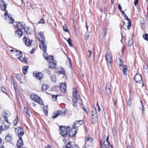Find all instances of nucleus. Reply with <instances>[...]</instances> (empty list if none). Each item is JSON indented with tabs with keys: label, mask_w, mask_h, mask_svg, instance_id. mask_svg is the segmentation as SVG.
<instances>
[{
	"label": "nucleus",
	"mask_w": 148,
	"mask_h": 148,
	"mask_svg": "<svg viewBox=\"0 0 148 148\" xmlns=\"http://www.w3.org/2000/svg\"><path fill=\"white\" fill-rule=\"evenodd\" d=\"M4 128H3L2 126H0V134L1 133L2 131L4 130Z\"/></svg>",
	"instance_id": "nucleus-55"
},
{
	"label": "nucleus",
	"mask_w": 148,
	"mask_h": 148,
	"mask_svg": "<svg viewBox=\"0 0 148 148\" xmlns=\"http://www.w3.org/2000/svg\"><path fill=\"white\" fill-rule=\"evenodd\" d=\"M63 29L64 31L69 33V31L66 24L64 25L63 26Z\"/></svg>",
	"instance_id": "nucleus-39"
},
{
	"label": "nucleus",
	"mask_w": 148,
	"mask_h": 148,
	"mask_svg": "<svg viewBox=\"0 0 148 148\" xmlns=\"http://www.w3.org/2000/svg\"><path fill=\"white\" fill-rule=\"evenodd\" d=\"M118 8L119 10L122 13V12L123 11L122 10V7L120 4H119L118 5Z\"/></svg>",
	"instance_id": "nucleus-49"
},
{
	"label": "nucleus",
	"mask_w": 148,
	"mask_h": 148,
	"mask_svg": "<svg viewBox=\"0 0 148 148\" xmlns=\"http://www.w3.org/2000/svg\"><path fill=\"white\" fill-rule=\"evenodd\" d=\"M105 58L108 65L111 66L112 65V56L111 53L109 52H107L105 55Z\"/></svg>",
	"instance_id": "nucleus-9"
},
{
	"label": "nucleus",
	"mask_w": 148,
	"mask_h": 148,
	"mask_svg": "<svg viewBox=\"0 0 148 148\" xmlns=\"http://www.w3.org/2000/svg\"><path fill=\"white\" fill-rule=\"evenodd\" d=\"M25 24L23 22H18L17 24V27L18 29L23 30L25 27Z\"/></svg>",
	"instance_id": "nucleus-23"
},
{
	"label": "nucleus",
	"mask_w": 148,
	"mask_h": 148,
	"mask_svg": "<svg viewBox=\"0 0 148 148\" xmlns=\"http://www.w3.org/2000/svg\"><path fill=\"white\" fill-rule=\"evenodd\" d=\"M33 76L39 80H41L44 77L43 74L40 72H37L35 73H33Z\"/></svg>",
	"instance_id": "nucleus-15"
},
{
	"label": "nucleus",
	"mask_w": 148,
	"mask_h": 148,
	"mask_svg": "<svg viewBox=\"0 0 148 148\" xmlns=\"http://www.w3.org/2000/svg\"><path fill=\"white\" fill-rule=\"evenodd\" d=\"M112 100L113 103H114V106H116L117 105V104L116 103V102L117 101V99H116L113 98L112 99Z\"/></svg>",
	"instance_id": "nucleus-51"
},
{
	"label": "nucleus",
	"mask_w": 148,
	"mask_h": 148,
	"mask_svg": "<svg viewBox=\"0 0 148 148\" xmlns=\"http://www.w3.org/2000/svg\"><path fill=\"white\" fill-rule=\"evenodd\" d=\"M88 52H89V56H88V57L89 58H90L91 57V55L92 53V51H91V50H88Z\"/></svg>",
	"instance_id": "nucleus-62"
},
{
	"label": "nucleus",
	"mask_w": 148,
	"mask_h": 148,
	"mask_svg": "<svg viewBox=\"0 0 148 148\" xmlns=\"http://www.w3.org/2000/svg\"><path fill=\"white\" fill-rule=\"evenodd\" d=\"M3 117L4 120V121L5 122H9L8 119V117L5 116H3Z\"/></svg>",
	"instance_id": "nucleus-48"
},
{
	"label": "nucleus",
	"mask_w": 148,
	"mask_h": 148,
	"mask_svg": "<svg viewBox=\"0 0 148 148\" xmlns=\"http://www.w3.org/2000/svg\"><path fill=\"white\" fill-rule=\"evenodd\" d=\"M58 96L57 95H53L52 96V98L53 99H54L55 100H56L57 99V97Z\"/></svg>",
	"instance_id": "nucleus-53"
},
{
	"label": "nucleus",
	"mask_w": 148,
	"mask_h": 148,
	"mask_svg": "<svg viewBox=\"0 0 148 148\" xmlns=\"http://www.w3.org/2000/svg\"><path fill=\"white\" fill-rule=\"evenodd\" d=\"M110 86L109 85H107L106 87V90L107 92L106 94H108L111 92Z\"/></svg>",
	"instance_id": "nucleus-33"
},
{
	"label": "nucleus",
	"mask_w": 148,
	"mask_h": 148,
	"mask_svg": "<svg viewBox=\"0 0 148 148\" xmlns=\"http://www.w3.org/2000/svg\"><path fill=\"white\" fill-rule=\"evenodd\" d=\"M99 93L100 95H102L103 92V90L102 89H101L100 88H99Z\"/></svg>",
	"instance_id": "nucleus-56"
},
{
	"label": "nucleus",
	"mask_w": 148,
	"mask_h": 148,
	"mask_svg": "<svg viewBox=\"0 0 148 148\" xmlns=\"http://www.w3.org/2000/svg\"><path fill=\"white\" fill-rule=\"evenodd\" d=\"M10 80L11 82H14V77L13 76L10 77Z\"/></svg>",
	"instance_id": "nucleus-58"
},
{
	"label": "nucleus",
	"mask_w": 148,
	"mask_h": 148,
	"mask_svg": "<svg viewBox=\"0 0 148 148\" xmlns=\"http://www.w3.org/2000/svg\"><path fill=\"white\" fill-rule=\"evenodd\" d=\"M43 111L45 115L47 116L48 114V107L47 106L43 107Z\"/></svg>",
	"instance_id": "nucleus-34"
},
{
	"label": "nucleus",
	"mask_w": 148,
	"mask_h": 148,
	"mask_svg": "<svg viewBox=\"0 0 148 148\" xmlns=\"http://www.w3.org/2000/svg\"><path fill=\"white\" fill-rule=\"evenodd\" d=\"M3 116H6L7 117H8V114L7 113V112L5 111H4Z\"/></svg>",
	"instance_id": "nucleus-60"
},
{
	"label": "nucleus",
	"mask_w": 148,
	"mask_h": 148,
	"mask_svg": "<svg viewBox=\"0 0 148 148\" xmlns=\"http://www.w3.org/2000/svg\"><path fill=\"white\" fill-rule=\"evenodd\" d=\"M127 66L125 65H123L122 66V70L123 73V75L124 76L127 75Z\"/></svg>",
	"instance_id": "nucleus-28"
},
{
	"label": "nucleus",
	"mask_w": 148,
	"mask_h": 148,
	"mask_svg": "<svg viewBox=\"0 0 148 148\" xmlns=\"http://www.w3.org/2000/svg\"><path fill=\"white\" fill-rule=\"evenodd\" d=\"M68 148H71L72 147V145L71 144V142L69 141L67 144L66 146Z\"/></svg>",
	"instance_id": "nucleus-37"
},
{
	"label": "nucleus",
	"mask_w": 148,
	"mask_h": 148,
	"mask_svg": "<svg viewBox=\"0 0 148 148\" xmlns=\"http://www.w3.org/2000/svg\"><path fill=\"white\" fill-rule=\"evenodd\" d=\"M70 127L69 126L64 127L61 126L59 128L60 134L63 136L65 137L68 136V139L69 138V135H68Z\"/></svg>",
	"instance_id": "nucleus-3"
},
{
	"label": "nucleus",
	"mask_w": 148,
	"mask_h": 148,
	"mask_svg": "<svg viewBox=\"0 0 148 148\" xmlns=\"http://www.w3.org/2000/svg\"><path fill=\"white\" fill-rule=\"evenodd\" d=\"M70 130L69 131V136L72 137L74 136L77 133L78 129L74 128L72 127L70 129Z\"/></svg>",
	"instance_id": "nucleus-16"
},
{
	"label": "nucleus",
	"mask_w": 148,
	"mask_h": 148,
	"mask_svg": "<svg viewBox=\"0 0 148 148\" xmlns=\"http://www.w3.org/2000/svg\"><path fill=\"white\" fill-rule=\"evenodd\" d=\"M83 123V121L82 120H79L75 121L73 123L72 126L74 128L78 129V128Z\"/></svg>",
	"instance_id": "nucleus-12"
},
{
	"label": "nucleus",
	"mask_w": 148,
	"mask_h": 148,
	"mask_svg": "<svg viewBox=\"0 0 148 148\" xmlns=\"http://www.w3.org/2000/svg\"><path fill=\"white\" fill-rule=\"evenodd\" d=\"M119 65L120 66H123V61L121 59H119Z\"/></svg>",
	"instance_id": "nucleus-47"
},
{
	"label": "nucleus",
	"mask_w": 148,
	"mask_h": 148,
	"mask_svg": "<svg viewBox=\"0 0 148 148\" xmlns=\"http://www.w3.org/2000/svg\"><path fill=\"white\" fill-rule=\"evenodd\" d=\"M51 78L53 82H55L56 80V78L55 76L52 75L51 76Z\"/></svg>",
	"instance_id": "nucleus-43"
},
{
	"label": "nucleus",
	"mask_w": 148,
	"mask_h": 148,
	"mask_svg": "<svg viewBox=\"0 0 148 148\" xmlns=\"http://www.w3.org/2000/svg\"><path fill=\"white\" fill-rule=\"evenodd\" d=\"M133 41L132 39H129L128 42V45L129 47L131 46L133 44Z\"/></svg>",
	"instance_id": "nucleus-41"
},
{
	"label": "nucleus",
	"mask_w": 148,
	"mask_h": 148,
	"mask_svg": "<svg viewBox=\"0 0 148 148\" xmlns=\"http://www.w3.org/2000/svg\"><path fill=\"white\" fill-rule=\"evenodd\" d=\"M15 132L18 137H22L24 134V129L21 126L15 128Z\"/></svg>",
	"instance_id": "nucleus-6"
},
{
	"label": "nucleus",
	"mask_w": 148,
	"mask_h": 148,
	"mask_svg": "<svg viewBox=\"0 0 148 148\" xmlns=\"http://www.w3.org/2000/svg\"><path fill=\"white\" fill-rule=\"evenodd\" d=\"M15 77L19 81H20L21 80L22 75L20 74H17Z\"/></svg>",
	"instance_id": "nucleus-38"
},
{
	"label": "nucleus",
	"mask_w": 148,
	"mask_h": 148,
	"mask_svg": "<svg viewBox=\"0 0 148 148\" xmlns=\"http://www.w3.org/2000/svg\"><path fill=\"white\" fill-rule=\"evenodd\" d=\"M82 108L85 111V112H86L88 114V112L87 111L86 109L84 107H83V106H82Z\"/></svg>",
	"instance_id": "nucleus-61"
},
{
	"label": "nucleus",
	"mask_w": 148,
	"mask_h": 148,
	"mask_svg": "<svg viewBox=\"0 0 148 148\" xmlns=\"http://www.w3.org/2000/svg\"><path fill=\"white\" fill-rule=\"evenodd\" d=\"M19 137V138L17 140L16 146L18 148H21L24 145V144L22 137Z\"/></svg>",
	"instance_id": "nucleus-19"
},
{
	"label": "nucleus",
	"mask_w": 148,
	"mask_h": 148,
	"mask_svg": "<svg viewBox=\"0 0 148 148\" xmlns=\"http://www.w3.org/2000/svg\"><path fill=\"white\" fill-rule=\"evenodd\" d=\"M78 93V91L77 90L76 88H74L72 91V101L74 104L77 102V95Z\"/></svg>",
	"instance_id": "nucleus-8"
},
{
	"label": "nucleus",
	"mask_w": 148,
	"mask_h": 148,
	"mask_svg": "<svg viewBox=\"0 0 148 148\" xmlns=\"http://www.w3.org/2000/svg\"><path fill=\"white\" fill-rule=\"evenodd\" d=\"M44 148H52V146L48 145Z\"/></svg>",
	"instance_id": "nucleus-64"
},
{
	"label": "nucleus",
	"mask_w": 148,
	"mask_h": 148,
	"mask_svg": "<svg viewBox=\"0 0 148 148\" xmlns=\"http://www.w3.org/2000/svg\"><path fill=\"white\" fill-rule=\"evenodd\" d=\"M71 148H79L77 146L75 145H72V147Z\"/></svg>",
	"instance_id": "nucleus-59"
},
{
	"label": "nucleus",
	"mask_w": 148,
	"mask_h": 148,
	"mask_svg": "<svg viewBox=\"0 0 148 148\" xmlns=\"http://www.w3.org/2000/svg\"><path fill=\"white\" fill-rule=\"evenodd\" d=\"M66 114V112L61 110H59L54 112L52 116V118H56L58 116H65Z\"/></svg>",
	"instance_id": "nucleus-10"
},
{
	"label": "nucleus",
	"mask_w": 148,
	"mask_h": 148,
	"mask_svg": "<svg viewBox=\"0 0 148 148\" xmlns=\"http://www.w3.org/2000/svg\"><path fill=\"white\" fill-rule=\"evenodd\" d=\"M85 138L87 141L89 142L90 143H92L94 140V138H93L90 137L89 135L86 136Z\"/></svg>",
	"instance_id": "nucleus-32"
},
{
	"label": "nucleus",
	"mask_w": 148,
	"mask_h": 148,
	"mask_svg": "<svg viewBox=\"0 0 148 148\" xmlns=\"http://www.w3.org/2000/svg\"><path fill=\"white\" fill-rule=\"evenodd\" d=\"M145 24V22L144 19L140 21V25L141 27H142Z\"/></svg>",
	"instance_id": "nucleus-44"
},
{
	"label": "nucleus",
	"mask_w": 148,
	"mask_h": 148,
	"mask_svg": "<svg viewBox=\"0 0 148 148\" xmlns=\"http://www.w3.org/2000/svg\"><path fill=\"white\" fill-rule=\"evenodd\" d=\"M55 72L58 74L62 75L63 77H66L65 69L64 68L59 67L56 69Z\"/></svg>",
	"instance_id": "nucleus-11"
},
{
	"label": "nucleus",
	"mask_w": 148,
	"mask_h": 148,
	"mask_svg": "<svg viewBox=\"0 0 148 148\" xmlns=\"http://www.w3.org/2000/svg\"><path fill=\"white\" fill-rule=\"evenodd\" d=\"M45 21L43 18H41L40 21L38 22V24H44L45 23Z\"/></svg>",
	"instance_id": "nucleus-45"
},
{
	"label": "nucleus",
	"mask_w": 148,
	"mask_h": 148,
	"mask_svg": "<svg viewBox=\"0 0 148 148\" xmlns=\"http://www.w3.org/2000/svg\"><path fill=\"white\" fill-rule=\"evenodd\" d=\"M29 66H25L22 67V72L24 75H25L28 69Z\"/></svg>",
	"instance_id": "nucleus-29"
},
{
	"label": "nucleus",
	"mask_w": 148,
	"mask_h": 148,
	"mask_svg": "<svg viewBox=\"0 0 148 148\" xmlns=\"http://www.w3.org/2000/svg\"><path fill=\"white\" fill-rule=\"evenodd\" d=\"M47 51H43V56L44 58L47 60H49V68L51 69H54L56 68L57 64L56 61L53 56L52 55L49 56Z\"/></svg>",
	"instance_id": "nucleus-1"
},
{
	"label": "nucleus",
	"mask_w": 148,
	"mask_h": 148,
	"mask_svg": "<svg viewBox=\"0 0 148 148\" xmlns=\"http://www.w3.org/2000/svg\"><path fill=\"white\" fill-rule=\"evenodd\" d=\"M37 38L40 42L45 41V38L43 32H40L37 34Z\"/></svg>",
	"instance_id": "nucleus-17"
},
{
	"label": "nucleus",
	"mask_w": 148,
	"mask_h": 148,
	"mask_svg": "<svg viewBox=\"0 0 148 148\" xmlns=\"http://www.w3.org/2000/svg\"><path fill=\"white\" fill-rule=\"evenodd\" d=\"M134 81L136 83L141 84L142 83V77L140 74H136L134 77Z\"/></svg>",
	"instance_id": "nucleus-13"
},
{
	"label": "nucleus",
	"mask_w": 148,
	"mask_h": 148,
	"mask_svg": "<svg viewBox=\"0 0 148 148\" xmlns=\"http://www.w3.org/2000/svg\"><path fill=\"white\" fill-rule=\"evenodd\" d=\"M19 60L22 62L26 63L27 62L28 59L26 58H20Z\"/></svg>",
	"instance_id": "nucleus-35"
},
{
	"label": "nucleus",
	"mask_w": 148,
	"mask_h": 148,
	"mask_svg": "<svg viewBox=\"0 0 148 148\" xmlns=\"http://www.w3.org/2000/svg\"><path fill=\"white\" fill-rule=\"evenodd\" d=\"M49 88V85L45 84H43L42 85L40 90L42 92H44L47 91Z\"/></svg>",
	"instance_id": "nucleus-24"
},
{
	"label": "nucleus",
	"mask_w": 148,
	"mask_h": 148,
	"mask_svg": "<svg viewBox=\"0 0 148 148\" xmlns=\"http://www.w3.org/2000/svg\"><path fill=\"white\" fill-rule=\"evenodd\" d=\"M109 140V135H108L106 140L104 137L103 139L99 140V142L100 148H110L109 145L111 146V148H112V146L110 144Z\"/></svg>",
	"instance_id": "nucleus-2"
},
{
	"label": "nucleus",
	"mask_w": 148,
	"mask_h": 148,
	"mask_svg": "<svg viewBox=\"0 0 148 148\" xmlns=\"http://www.w3.org/2000/svg\"><path fill=\"white\" fill-rule=\"evenodd\" d=\"M35 50V48H33L30 51V53L31 54H33L34 53Z\"/></svg>",
	"instance_id": "nucleus-57"
},
{
	"label": "nucleus",
	"mask_w": 148,
	"mask_h": 148,
	"mask_svg": "<svg viewBox=\"0 0 148 148\" xmlns=\"http://www.w3.org/2000/svg\"><path fill=\"white\" fill-rule=\"evenodd\" d=\"M143 37L144 40L148 41V34L145 33L143 34Z\"/></svg>",
	"instance_id": "nucleus-36"
},
{
	"label": "nucleus",
	"mask_w": 148,
	"mask_h": 148,
	"mask_svg": "<svg viewBox=\"0 0 148 148\" xmlns=\"http://www.w3.org/2000/svg\"><path fill=\"white\" fill-rule=\"evenodd\" d=\"M132 103V99L131 98H129L127 103V106H131Z\"/></svg>",
	"instance_id": "nucleus-46"
},
{
	"label": "nucleus",
	"mask_w": 148,
	"mask_h": 148,
	"mask_svg": "<svg viewBox=\"0 0 148 148\" xmlns=\"http://www.w3.org/2000/svg\"><path fill=\"white\" fill-rule=\"evenodd\" d=\"M134 3L135 6L137 5L138 3V0H135Z\"/></svg>",
	"instance_id": "nucleus-54"
},
{
	"label": "nucleus",
	"mask_w": 148,
	"mask_h": 148,
	"mask_svg": "<svg viewBox=\"0 0 148 148\" xmlns=\"http://www.w3.org/2000/svg\"><path fill=\"white\" fill-rule=\"evenodd\" d=\"M10 18V23H13L14 22V20L12 18V17H10V16L9 18Z\"/></svg>",
	"instance_id": "nucleus-52"
},
{
	"label": "nucleus",
	"mask_w": 148,
	"mask_h": 148,
	"mask_svg": "<svg viewBox=\"0 0 148 148\" xmlns=\"http://www.w3.org/2000/svg\"><path fill=\"white\" fill-rule=\"evenodd\" d=\"M30 109L29 108L27 107H24V111L26 113V114L29 116V117L30 116V114L29 112Z\"/></svg>",
	"instance_id": "nucleus-30"
},
{
	"label": "nucleus",
	"mask_w": 148,
	"mask_h": 148,
	"mask_svg": "<svg viewBox=\"0 0 148 148\" xmlns=\"http://www.w3.org/2000/svg\"><path fill=\"white\" fill-rule=\"evenodd\" d=\"M39 47L43 51H47V46L45 41L40 42L39 43Z\"/></svg>",
	"instance_id": "nucleus-14"
},
{
	"label": "nucleus",
	"mask_w": 148,
	"mask_h": 148,
	"mask_svg": "<svg viewBox=\"0 0 148 148\" xmlns=\"http://www.w3.org/2000/svg\"><path fill=\"white\" fill-rule=\"evenodd\" d=\"M59 86L61 91L63 92H65L66 91V83H61L60 84Z\"/></svg>",
	"instance_id": "nucleus-22"
},
{
	"label": "nucleus",
	"mask_w": 148,
	"mask_h": 148,
	"mask_svg": "<svg viewBox=\"0 0 148 148\" xmlns=\"http://www.w3.org/2000/svg\"><path fill=\"white\" fill-rule=\"evenodd\" d=\"M3 123L4 127V130H5L9 129L10 126L11 125V123L9 122H3Z\"/></svg>",
	"instance_id": "nucleus-25"
},
{
	"label": "nucleus",
	"mask_w": 148,
	"mask_h": 148,
	"mask_svg": "<svg viewBox=\"0 0 148 148\" xmlns=\"http://www.w3.org/2000/svg\"><path fill=\"white\" fill-rule=\"evenodd\" d=\"M18 122V117L16 115V118L12 121V123L14 126H15L17 125Z\"/></svg>",
	"instance_id": "nucleus-31"
},
{
	"label": "nucleus",
	"mask_w": 148,
	"mask_h": 148,
	"mask_svg": "<svg viewBox=\"0 0 148 148\" xmlns=\"http://www.w3.org/2000/svg\"><path fill=\"white\" fill-rule=\"evenodd\" d=\"M97 106L98 107V110L99 111H100L101 110V108L99 106L98 104V102L97 103Z\"/></svg>",
	"instance_id": "nucleus-63"
},
{
	"label": "nucleus",
	"mask_w": 148,
	"mask_h": 148,
	"mask_svg": "<svg viewBox=\"0 0 148 148\" xmlns=\"http://www.w3.org/2000/svg\"><path fill=\"white\" fill-rule=\"evenodd\" d=\"M16 57L19 60L23 56V53L21 51H15Z\"/></svg>",
	"instance_id": "nucleus-26"
},
{
	"label": "nucleus",
	"mask_w": 148,
	"mask_h": 148,
	"mask_svg": "<svg viewBox=\"0 0 148 148\" xmlns=\"http://www.w3.org/2000/svg\"><path fill=\"white\" fill-rule=\"evenodd\" d=\"M23 30H24L25 32L27 35L31 34L33 31L32 29L28 26H25Z\"/></svg>",
	"instance_id": "nucleus-21"
},
{
	"label": "nucleus",
	"mask_w": 148,
	"mask_h": 148,
	"mask_svg": "<svg viewBox=\"0 0 148 148\" xmlns=\"http://www.w3.org/2000/svg\"><path fill=\"white\" fill-rule=\"evenodd\" d=\"M13 137L10 134H8L5 137V140L8 142H11L12 140Z\"/></svg>",
	"instance_id": "nucleus-27"
},
{
	"label": "nucleus",
	"mask_w": 148,
	"mask_h": 148,
	"mask_svg": "<svg viewBox=\"0 0 148 148\" xmlns=\"http://www.w3.org/2000/svg\"><path fill=\"white\" fill-rule=\"evenodd\" d=\"M1 90L6 95L8 94V93L6 89L4 87L2 86L1 87Z\"/></svg>",
	"instance_id": "nucleus-42"
},
{
	"label": "nucleus",
	"mask_w": 148,
	"mask_h": 148,
	"mask_svg": "<svg viewBox=\"0 0 148 148\" xmlns=\"http://www.w3.org/2000/svg\"><path fill=\"white\" fill-rule=\"evenodd\" d=\"M23 41L25 43V44L27 46H29L31 45V44L33 40H30L27 37H24L23 38Z\"/></svg>",
	"instance_id": "nucleus-18"
},
{
	"label": "nucleus",
	"mask_w": 148,
	"mask_h": 148,
	"mask_svg": "<svg viewBox=\"0 0 148 148\" xmlns=\"http://www.w3.org/2000/svg\"><path fill=\"white\" fill-rule=\"evenodd\" d=\"M67 42L69 44V45L71 47H73V44L72 43V42H71V40L70 38H69L67 40Z\"/></svg>",
	"instance_id": "nucleus-40"
},
{
	"label": "nucleus",
	"mask_w": 148,
	"mask_h": 148,
	"mask_svg": "<svg viewBox=\"0 0 148 148\" xmlns=\"http://www.w3.org/2000/svg\"><path fill=\"white\" fill-rule=\"evenodd\" d=\"M23 31L19 29H17L16 30L14 34V36L18 38H20L23 36Z\"/></svg>",
	"instance_id": "nucleus-20"
},
{
	"label": "nucleus",
	"mask_w": 148,
	"mask_h": 148,
	"mask_svg": "<svg viewBox=\"0 0 148 148\" xmlns=\"http://www.w3.org/2000/svg\"><path fill=\"white\" fill-rule=\"evenodd\" d=\"M0 8L2 9V10L3 11H5V13H4V16L7 17L8 16V18H9L10 16L8 14V11L7 10H6V9L7 8V4L5 3L4 1L3 0H1L0 2Z\"/></svg>",
	"instance_id": "nucleus-7"
},
{
	"label": "nucleus",
	"mask_w": 148,
	"mask_h": 148,
	"mask_svg": "<svg viewBox=\"0 0 148 148\" xmlns=\"http://www.w3.org/2000/svg\"><path fill=\"white\" fill-rule=\"evenodd\" d=\"M121 14L122 16L124 17L125 19H126L128 21V23H127V29L125 28V26H126V25L124 23L123 25L121 27V29H124L125 30H127V29L129 30L130 29L131 26V21L130 19L128 18V16L124 11L122 12Z\"/></svg>",
	"instance_id": "nucleus-5"
},
{
	"label": "nucleus",
	"mask_w": 148,
	"mask_h": 148,
	"mask_svg": "<svg viewBox=\"0 0 148 148\" xmlns=\"http://www.w3.org/2000/svg\"><path fill=\"white\" fill-rule=\"evenodd\" d=\"M31 99L33 101L39 104L44 106V103L42 99L37 95L35 94H32L30 95Z\"/></svg>",
	"instance_id": "nucleus-4"
},
{
	"label": "nucleus",
	"mask_w": 148,
	"mask_h": 148,
	"mask_svg": "<svg viewBox=\"0 0 148 148\" xmlns=\"http://www.w3.org/2000/svg\"><path fill=\"white\" fill-rule=\"evenodd\" d=\"M89 35L87 33H86L85 36V38L86 40H87L89 37Z\"/></svg>",
	"instance_id": "nucleus-50"
}]
</instances>
